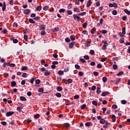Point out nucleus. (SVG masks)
<instances>
[{"instance_id": "nucleus-33", "label": "nucleus", "mask_w": 130, "mask_h": 130, "mask_svg": "<svg viewBox=\"0 0 130 130\" xmlns=\"http://www.w3.org/2000/svg\"><path fill=\"white\" fill-rule=\"evenodd\" d=\"M123 72L121 71L119 72L118 73H117V76H122V75H123Z\"/></svg>"}, {"instance_id": "nucleus-8", "label": "nucleus", "mask_w": 130, "mask_h": 130, "mask_svg": "<svg viewBox=\"0 0 130 130\" xmlns=\"http://www.w3.org/2000/svg\"><path fill=\"white\" fill-rule=\"evenodd\" d=\"M6 8H7V6L6 5V2H4L3 6L2 7V11L3 12H5L6 11Z\"/></svg>"}, {"instance_id": "nucleus-3", "label": "nucleus", "mask_w": 130, "mask_h": 130, "mask_svg": "<svg viewBox=\"0 0 130 130\" xmlns=\"http://www.w3.org/2000/svg\"><path fill=\"white\" fill-rule=\"evenodd\" d=\"M102 42L104 44L103 47L104 48L107 47V46H108V45H109V44H108L107 43V41H103Z\"/></svg>"}, {"instance_id": "nucleus-27", "label": "nucleus", "mask_w": 130, "mask_h": 130, "mask_svg": "<svg viewBox=\"0 0 130 130\" xmlns=\"http://www.w3.org/2000/svg\"><path fill=\"white\" fill-rule=\"evenodd\" d=\"M39 117H40V115L39 114H36L34 116V118H36V119L39 118Z\"/></svg>"}, {"instance_id": "nucleus-37", "label": "nucleus", "mask_w": 130, "mask_h": 130, "mask_svg": "<svg viewBox=\"0 0 130 130\" xmlns=\"http://www.w3.org/2000/svg\"><path fill=\"white\" fill-rule=\"evenodd\" d=\"M87 106L86 105V104H83L81 106V109H85V108H86V107Z\"/></svg>"}, {"instance_id": "nucleus-38", "label": "nucleus", "mask_w": 130, "mask_h": 130, "mask_svg": "<svg viewBox=\"0 0 130 130\" xmlns=\"http://www.w3.org/2000/svg\"><path fill=\"white\" fill-rule=\"evenodd\" d=\"M74 98L75 100H77V99H79L80 98V95H76L74 96Z\"/></svg>"}, {"instance_id": "nucleus-62", "label": "nucleus", "mask_w": 130, "mask_h": 130, "mask_svg": "<svg viewBox=\"0 0 130 130\" xmlns=\"http://www.w3.org/2000/svg\"><path fill=\"white\" fill-rule=\"evenodd\" d=\"M120 43H123L124 42V39L121 38L119 40Z\"/></svg>"}, {"instance_id": "nucleus-35", "label": "nucleus", "mask_w": 130, "mask_h": 130, "mask_svg": "<svg viewBox=\"0 0 130 130\" xmlns=\"http://www.w3.org/2000/svg\"><path fill=\"white\" fill-rule=\"evenodd\" d=\"M17 110L18 112H22V109L20 107H18L17 108Z\"/></svg>"}, {"instance_id": "nucleus-5", "label": "nucleus", "mask_w": 130, "mask_h": 130, "mask_svg": "<svg viewBox=\"0 0 130 130\" xmlns=\"http://www.w3.org/2000/svg\"><path fill=\"white\" fill-rule=\"evenodd\" d=\"M45 25H42V24H41L40 26H39V29L40 30H45Z\"/></svg>"}, {"instance_id": "nucleus-46", "label": "nucleus", "mask_w": 130, "mask_h": 130, "mask_svg": "<svg viewBox=\"0 0 130 130\" xmlns=\"http://www.w3.org/2000/svg\"><path fill=\"white\" fill-rule=\"evenodd\" d=\"M80 60L81 61V62H83V63H85V62H86V60H85L83 58H80Z\"/></svg>"}, {"instance_id": "nucleus-47", "label": "nucleus", "mask_w": 130, "mask_h": 130, "mask_svg": "<svg viewBox=\"0 0 130 130\" xmlns=\"http://www.w3.org/2000/svg\"><path fill=\"white\" fill-rule=\"evenodd\" d=\"M13 43H18V42H19V41H18L17 39H13Z\"/></svg>"}, {"instance_id": "nucleus-31", "label": "nucleus", "mask_w": 130, "mask_h": 130, "mask_svg": "<svg viewBox=\"0 0 130 130\" xmlns=\"http://www.w3.org/2000/svg\"><path fill=\"white\" fill-rule=\"evenodd\" d=\"M89 53L91 55H94V54H95V51H94V50H91L89 52Z\"/></svg>"}, {"instance_id": "nucleus-6", "label": "nucleus", "mask_w": 130, "mask_h": 130, "mask_svg": "<svg viewBox=\"0 0 130 130\" xmlns=\"http://www.w3.org/2000/svg\"><path fill=\"white\" fill-rule=\"evenodd\" d=\"M63 81H66V82H68V84H72L73 83V79H69L67 80V79H63Z\"/></svg>"}, {"instance_id": "nucleus-45", "label": "nucleus", "mask_w": 130, "mask_h": 130, "mask_svg": "<svg viewBox=\"0 0 130 130\" xmlns=\"http://www.w3.org/2000/svg\"><path fill=\"white\" fill-rule=\"evenodd\" d=\"M92 103L93 105H94V106H97V101H93L92 102Z\"/></svg>"}, {"instance_id": "nucleus-56", "label": "nucleus", "mask_w": 130, "mask_h": 130, "mask_svg": "<svg viewBox=\"0 0 130 130\" xmlns=\"http://www.w3.org/2000/svg\"><path fill=\"white\" fill-rule=\"evenodd\" d=\"M22 77L23 78H27V73H23L22 75Z\"/></svg>"}, {"instance_id": "nucleus-41", "label": "nucleus", "mask_w": 130, "mask_h": 130, "mask_svg": "<svg viewBox=\"0 0 130 130\" xmlns=\"http://www.w3.org/2000/svg\"><path fill=\"white\" fill-rule=\"evenodd\" d=\"M112 108L113 109H117V105H113L112 106Z\"/></svg>"}, {"instance_id": "nucleus-18", "label": "nucleus", "mask_w": 130, "mask_h": 130, "mask_svg": "<svg viewBox=\"0 0 130 130\" xmlns=\"http://www.w3.org/2000/svg\"><path fill=\"white\" fill-rule=\"evenodd\" d=\"M112 14L114 16H116V15H117V11L116 10H113L112 12Z\"/></svg>"}, {"instance_id": "nucleus-61", "label": "nucleus", "mask_w": 130, "mask_h": 130, "mask_svg": "<svg viewBox=\"0 0 130 130\" xmlns=\"http://www.w3.org/2000/svg\"><path fill=\"white\" fill-rule=\"evenodd\" d=\"M38 91L39 92H43L44 91V89H43V88L42 87L39 88Z\"/></svg>"}, {"instance_id": "nucleus-15", "label": "nucleus", "mask_w": 130, "mask_h": 130, "mask_svg": "<svg viewBox=\"0 0 130 130\" xmlns=\"http://www.w3.org/2000/svg\"><path fill=\"white\" fill-rule=\"evenodd\" d=\"M57 91L60 92V91H62V87L61 86H58L56 88Z\"/></svg>"}, {"instance_id": "nucleus-22", "label": "nucleus", "mask_w": 130, "mask_h": 130, "mask_svg": "<svg viewBox=\"0 0 130 130\" xmlns=\"http://www.w3.org/2000/svg\"><path fill=\"white\" fill-rule=\"evenodd\" d=\"M95 31H96V28L95 27H93L90 30L91 34H94V32H95Z\"/></svg>"}, {"instance_id": "nucleus-49", "label": "nucleus", "mask_w": 130, "mask_h": 130, "mask_svg": "<svg viewBox=\"0 0 130 130\" xmlns=\"http://www.w3.org/2000/svg\"><path fill=\"white\" fill-rule=\"evenodd\" d=\"M118 35L120 37H123L124 36V34H122V32H119L118 33Z\"/></svg>"}, {"instance_id": "nucleus-52", "label": "nucleus", "mask_w": 130, "mask_h": 130, "mask_svg": "<svg viewBox=\"0 0 130 130\" xmlns=\"http://www.w3.org/2000/svg\"><path fill=\"white\" fill-rule=\"evenodd\" d=\"M45 33H46V32H45V30H42L41 32V35L42 36H43L44 35H45Z\"/></svg>"}, {"instance_id": "nucleus-16", "label": "nucleus", "mask_w": 130, "mask_h": 130, "mask_svg": "<svg viewBox=\"0 0 130 130\" xmlns=\"http://www.w3.org/2000/svg\"><path fill=\"white\" fill-rule=\"evenodd\" d=\"M11 86L12 87H15V86H16V85H17V83L16 82V81H13L11 82Z\"/></svg>"}, {"instance_id": "nucleus-24", "label": "nucleus", "mask_w": 130, "mask_h": 130, "mask_svg": "<svg viewBox=\"0 0 130 130\" xmlns=\"http://www.w3.org/2000/svg\"><path fill=\"white\" fill-rule=\"evenodd\" d=\"M42 9V7H41V6H39L36 8L37 11H41Z\"/></svg>"}, {"instance_id": "nucleus-30", "label": "nucleus", "mask_w": 130, "mask_h": 130, "mask_svg": "<svg viewBox=\"0 0 130 130\" xmlns=\"http://www.w3.org/2000/svg\"><path fill=\"white\" fill-rule=\"evenodd\" d=\"M55 96L58 98H60V97H61V94L60 93H57L55 94Z\"/></svg>"}, {"instance_id": "nucleus-28", "label": "nucleus", "mask_w": 130, "mask_h": 130, "mask_svg": "<svg viewBox=\"0 0 130 130\" xmlns=\"http://www.w3.org/2000/svg\"><path fill=\"white\" fill-rule=\"evenodd\" d=\"M87 25H88V23H87V22L84 23L83 24H82L83 28H87Z\"/></svg>"}, {"instance_id": "nucleus-58", "label": "nucleus", "mask_w": 130, "mask_h": 130, "mask_svg": "<svg viewBox=\"0 0 130 130\" xmlns=\"http://www.w3.org/2000/svg\"><path fill=\"white\" fill-rule=\"evenodd\" d=\"M96 93L98 94H100V93H101V90H100V88H97Z\"/></svg>"}, {"instance_id": "nucleus-51", "label": "nucleus", "mask_w": 130, "mask_h": 130, "mask_svg": "<svg viewBox=\"0 0 130 130\" xmlns=\"http://www.w3.org/2000/svg\"><path fill=\"white\" fill-rule=\"evenodd\" d=\"M35 81V78L34 77L31 80L30 82L31 84H33L34 83V81Z\"/></svg>"}, {"instance_id": "nucleus-42", "label": "nucleus", "mask_w": 130, "mask_h": 130, "mask_svg": "<svg viewBox=\"0 0 130 130\" xmlns=\"http://www.w3.org/2000/svg\"><path fill=\"white\" fill-rule=\"evenodd\" d=\"M78 17H79V16H78L77 14L73 15V18L75 20H77L78 19Z\"/></svg>"}, {"instance_id": "nucleus-63", "label": "nucleus", "mask_w": 130, "mask_h": 130, "mask_svg": "<svg viewBox=\"0 0 130 130\" xmlns=\"http://www.w3.org/2000/svg\"><path fill=\"white\" fill-rule=\"evenodd\" d=\"M9 4H10V5H11V6H14V1L11 0L9 2Z\"/></svg>"}, {"instance_id": "nucleus-7", "label": "nucleus", "mask_w": 130, "mask_h": 130, "mask_svg": "<svg viewBox=\"0 0 130 130\" xmlns=\"http://www.w3.org/2000/svg\"><path fill=\"white\" fill-rule=\"evenodd\" d=\"M8 67H10V68H15V67H16V64L8 62Z\"/></svg>"}, {"instance_id": "nucleus-17", "label": "nucleus", "mask_w": 130, "mask_h": 130, "mask_svg": "<svg viewBox=\"0 0 130 130\" xmlns=\"http://www.w3.org/2000/svg\"><path fill=\"white\" fill-rule=\"evenodd\" d=\"M63 73L64 72L61 71V70H59L57 74L59 75V76H61L62 75H63Z\"/></svg>"}, {"instance_id": "nucleus-43", "label": "nucleus", "mask_w": 130, "mask_h": 130, "mask_svg": "<svg viewBox=\"0 0 130 130\" xmlns=\"http://www.w3.org/2000/svg\"><path fill=\"white\" fill-rule=\"evenodd\" d=\"M67 14L68 15H73V12L71 10H68Z\"/></svg>"}, {"instance_id": "nucleus-14", "label": "nucleus", "mask_w": 130, "mask_h": 130, "mask_svg": "<svg viewBox=\"0 0 130 130\" xmlns=\"http://www.w3.org/2000/svg\"><path fill=\"white\" fill-rule=\"evenodd\" d=\"M29 23H31V24H35V23H36L34 20L32 18H29Z\"/></svg>"}, {"instance_id": "nucleus-2", "label": "nucleus", "mask_w": 130, "mask_h": 130, "mask_svg": "<svg viewBox=\"0 0 130 130\" xmlns=\"http://www.w3.org/2000/svg\"><path fill=\"white\" fill-rule=\"evenodd\" d=\"M31 13V10L30 9H26L23 11V14H25L26 15H29Z\"/></svg>"}, {"instance_id": "nucleus-10", "label": "nucleus", "mask_w": 130, "mask_h": 130, "mask_svg": "<svg viewBox=\"0 0 130 130\" xmlns=\"http://www.w3.org/2000/svg\"><path fill=\"white\" fill-rule=\"evenodd\" d=\"M20 100H21V101H27V99H26L25 96H21L20 97Z\"/></svg>"}, {"instance_id": "nucleus-23", "label": "nucleus", "mask_w": 130, "mask_h": 130, "mask_svg": "<svg viewBox=\"0 0 130 130\" xmlns=\"http://www.w3.org/2000/svg\"><path fill=\"white\" fill-rule=\"evenodd\" d=\"M124 13H125L127 15H130V11L128 10L124 9Z\"/></svg>"}, {"instance_id": "nucleus-34", "label": "nucleus", "mask_w": 130, "mask_h": 130, "mask_svg": "<svg viewBox=\"0 0 130 130\" xmlns=\"http://www.w3.org/2000/svg\"><path fill=\"white\" fill-rule=\"evenodd\" d=\"M85 15H86V12H85L78 14V16H85Z\"/></svg>"}, {"instance_id": "nucleus-20", "label": "nucleus", "mask_w": 130, "mask_h": 130, "mask_svg": "<svg viewBox=\"0 0 130 130\" xmlns=\"http://www.w3.org/2000/svg\"><path fill=\"white\" fill-rule=\"evenodd\" d=\"M27 70H28L27 66L23 67L21 68V71H27Z\"/></svg>"}, {"instance_id": "nucleus-53", "label": "nucleus", "mask_w": 130, "mask_h": 130, "mask_svg": "<svg viewBox=\"0 0 130 130\" xmlns=\"http://www.w3.org/2000/svg\"><path fill=\"white\" fill-rule=\"evenodd\" d=\"M122 34H125V27H123L122 28Z\"/></svg>"}, {"instance_id": "nucleus-13", "label": "nucleus", "mask_w": 130, "mask_h": 130, "mask_svg": "<svg viewBox=\"0 0 130 130\" xmlns=\"http://www.w3.org/2000/svg\"><path fill=\"white\" fill-rule=\"evenodd\" d=\"M70 39L72 41H75L76 40V37H75V35H71L70 36Z\"/></svg>"}, {"instance_id": "nucleus-21", "label": "nucleus", "mask_w": 130, "mask_h": 130, "mask_svg": "<svg viewBox=\"0 0 130 130\" xmlns=\"http://www.w3.org/2000/svg\"><path fill=\"white\" fill-rule=\"evenodd\" d=\"M40 19V16H36L34 18V20L35 21H39V19Z\"/></svg>"}, {"instance_id": "nucleus-54", "label": "nucleus", "mask_w": 130, "mask_h": 130, "mask_svg": "<svg viewBox=\"0 0 130 130\" xmlns=\"http://www.w3.org/2000/svg\"><path fill=\"white\" fill-rule=\"evenodd\" d=\"M121 104H126V101L124 100H123L121 101Z\"/></svg>"}, {"instance_id": "nucleus-55", "label": "nucleus", "mask_w": 130, "mask_h": 130, "mask_svg": "<svg viewBox=\"0 0 130 130\" xmlns=\"http://www.w3.org/2000/svg\"><path fill=\"white\" fill-rule=\"evenodd\" d=\"M66 127H69L70 124L69 123H65L63 124Z\"/></svg>"}, {"instance_id": "nucleus-39", "label": "nucleus", "mask_w": 130, "mask_h": 130, "mask_svg": "<svg viewBox=\"0 0 130 130\" xmlns=\"http://www.w3.org/2000/svg\"><path fill=\"white\" fill-rule=\"evenodd\" d=\"M75 68L76 69V70H80V68H81V67H80L79 64H75Z\"/></svg>"}, {"instance_id": "nucleus-25", "label": "nucleus", "mask_w": 130, "mask_h": 130, "mask_svg": "<svg viewBox=\"0 0 130 130\" xmlns=\"http://www.w3.org/2000/svg\"><path fill=\"white\" fill-rule=\"evenodd\" d=\"M112 118L113 122H115V120H116V119L115 118V116L114 115H112Z\"/></svg>"}, {"instance_id": "nucleus-40", "label": "nucleus", "mask_w": 130, "mask_h": 130, "mask_svg": "<svg viewBox=\"0 0 130 130\" xmlns=\"http://www.w3.org/2000/svg\"><path fill=\"white\" fill-rule=\"evenodd\" d=\"M4 77L7 79V78H9V73H4Z\"/></svg>"}, {"instance_id": "nucleus-9", "label": "nucleus", "mask_w": 130, "mask_h": 130, "mask_svg": "<svg viewBox=\"0 0 130 130\" xmlns=\"http://www.w3.org/2000/svg\"><path fill=\"white\" fill-rule=\"evenodd\" d=\"M91 4H92V1L91 0H89L87 2L86 7L87 8H90V6H91Z\"/></svg>"}, {"instance_id": "nucleus-57", "label": "nucleus", "mask_w": 130, "mask_h": 130, "mask_svg": "<svg viewBox=\"0 0 130 130\" xmlns=\"http://www.w3.org/2000/svg\"><path fill=\"white\" fill-rule=\"evenodd\" d=\"M117 68H118L117 66L115 64L113 66V70H117Z\"/></svg>"}, {"instance_id": "nucleus-26", "label": "nucleus", "mask_w": 130, "mask_h": 130, "mask_svg": "<svg viewBox=\"0 0 130 130\" xmlns=\"http://www.w3.org/2000/svg\"><path fill=\"white\" fill-rule=\"evenodd\" d=\"M102 80L104 83H106V82H107V78L106 77H104Z\"/></svg>"}, {"instance_id": "nucleus-1", "label": "nucleus", "mask_w": 130, "mask_h": 130, "mask_svg": "<svg viewBox=\"0 0 130 130\" xmlns=\"http://www.w3.org/2000/svg\"><path fill=\"white\" fill-rule=\"evenodd\" d=\"M14 114H15V112H14V111H9V112H8L6 113V116H7V117H9V116H12Z\"/></svg>"}, {"instance_id": "nucleus-19", "label": "nucleus", "mask_w": 130, "mask_h": 130, "mask_svg": "<svg viewBox=\"0 0 130 130\" xmlns=\"http://www.w3.org/2000/svg\"><path fill=\"white\" fill-rule=\"evenodd\" d=\"M105 122V120L103 118L101 119L100 121V123H101V124H104Z\"/></svg>"}, {"instance_id": "nucleus-60", "label": "nucleus", "mask_w": 130, "mask_h": 130, "mask_svg": "<svg viewBox=\"0 0 130 130\" xmlns=\"http://www.w3.org/2000/svg\"><path fill=\"white\" fill-rule=\"evenodd\" d=\"M85 126H90V124H91V122H87L86 123H85Z\"/></svg>"}, {"instance_id": "nucleus-64", "label": "nucleus", "mask_w": 130, "mask_h": 130, "mask_svg": "<svg viewBox=\"0 0 130 130\" xmlns=\"http://www.w3.org/2000/svg\"><path fill=\"white\" fill-rule=\"evenodd\" d=\"M52 64H54V66H55V64H58V61H54L52 62Z\"/></svg>"}, {"instance_id": "nucleus-59", "label": "nucleus", "mask_w": 130, "mask_h": 130, "mask_svg": "<svg viewBox=\"0 0 130 130\" xmlns=\"http://www.w3.org/2000/svg\"><path fill=\"white\" fill-rule=\"evenodd\" d=\"M50 75V72H46L44 73V76H49Z\"/></svg>"}, {"instance_id": "nucleus-11", "label": "nucleus", "mask_w": 130, "mask_h": 130, "mask_svg": "<svg viewBox=\"0 0 130 130\" xmlns=\"http://www.w3.org/2000/svg\"><path fill=\"white\" fill-rule=\"evenodd\" d=\"M73 11L75 13H80V9H79V8H74Z\"/></svg>"}, {"instance_id": "nucleus-32", "label": "nucleus", "mask_w": 130, "mask_h": 130, "mask_svg": "<svg viewBox=\"0 0 130 130\" xmlns=\"http://www.w3.org/2000/svg\"><path fill=\"white\" fill-rule=\"evenodd\" d=\"M127 18V16H126V15H124L122 17V20L123 21H126V19Z\"/></svg>"}, {"instance_id": "nucleus-44", "label": "nucleus", "mask_w": 130, "mask_h": 130, "mask_svg": "<svg viewBox=\"0 0 130 130\" xmlns=\"http://www.w3.org/2000/svg\"><path fill=\"white\" fill-rule=\"evenodd\" d=\"M24 39L25 41H28V36L24 35Z\"/></svg>"}, {"instance_id": "nucleus-48", "label": "nucleus", "mask_w": 130, "mask_h": 130, "mask_svg": "<svg viewBox=\"0 0 130 130\" xmlns=\"http://www.w3.org/2000/svg\"><path fill=\"white\" fill-rule=\"evenodd\" d=\"M65 41L67 43L71 42V39H70L69 38H66L65 39Z\"/></svg>"}, {"instance_id": "nucleus-4", "label": "nucleus", "mask_w": 130, "mask_h": 130, "mask_svg": "<svg viewBox=\"0 0 130 130\" xmlns=\"http://www.w3.org/2000/svg\"><path fill=\"white\" fill-rule=\"evenodd\" d=\"M110 93L108 91H105L102 92V93L101 94V96H102L103 97H105V96H106L107 95H109Z\"/></svg>"}, {"instance_id": "nucleus-29", "label": "nucleus", "mask_w": 130, "mask_h": 130, "mask_svg": "<svg viewBox=\"0 0 130 130\" xmlns=\"http://www.w3.org/2000/svg\"><path fill=\"white\" fill-rule=\"evenodd\" d=\"M84 75V73H83V72L82 71H80L79 73H78V76H79V77H82V76Z\"/></svg>"}, {"instance_id": "nucleus-12", "label": "nucleus", "mask_w": 130, "mask_h": 130, "mask_svg": "<svg viewBox=\"0 0 130 130\" xmlns=\"http://www.w3.org/2000/svg\"><path fill=\"white\" fill-rule=\"evenodd\" d=\"M120 81H121L120 78H116V81H115V84L116 85H118V83H120Z\"/></svg>"}, {"instance_id": "nucleus-50", "label": "nucleus", "mask_w": 130, "mask_h": 130, "mask_svg": "<svg viewBox=\"0 0 130 130\" xmlns=\"http://www.w3.org/2000/svg\"><path fill=\"white\" fill-rule=\"evenodd\" d=\"M48 8H49L48 6H44L43 7L44 11H47L48 10Z\"/></svg>"}, {"instance_id": "nucleus-36", "label": "nucleus", "mask_w": 130, "mask_h": 130, "mask_svg": "<svg viewBox=\"0 0 130 130\" xmlns=\"http://www.w3.org/2000/svg\"><path fill=\"white\" fill-rule=\"evenodd\" d=\"M64 12H66V10H64V9H60L59 10V13H64Z\"/></svg>"}]
</instances>
